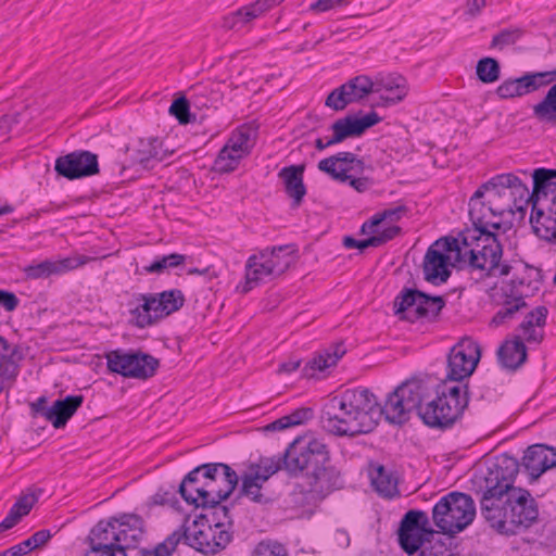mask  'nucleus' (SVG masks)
Here are the masks:
<instances>
[{
	"mask_svg": "<svg viewBox=\"0 0 556 556\" xmlns=\"http://www.w3.org/2000/svg\"><path fill=\"white\" fill-rule=\"evenodd\" d=\"M118 534L115 527V517L100 520L90 531V546L115 551L123 547L118 545Z\"/></svg>",
	"mask_w": 556,
	"mask_h": 556,
	"instance_id": "nucleus-33",
	"label": "nucleus"
},
{
	"mask_svg": "<svg viewBox=\"0 0 556 556\" xmlns=\"http://www.w3.org/2000/svg\"><path fill=\"white\" fill-rule=\"evenodd\" d=\"M23 351L17 345H11L2 338V381L14 380L20 371Z\"/></svg>",
	"mask_w": 556,
	"mask_h": 556,
	"instance_id": "nucleus-40",
	"label": "nucleus"
},
{
	"mask_svg": "<svg viewBox=\"0 0 556 556\" xmlns=\"http://www.w3.org/2000/svg\"><path fill=\"white\" fill-rule=\"evenodd\" d=\"M346 353L343 342L332 344L330 348L315 355L304 366L302 372L306 378H315L327 368L336 366L338 361Z\"/></svg>",
	"mask_w": 556,
	"mask_h": 556,
	"instance_id": "nucleus-30",
	"label": "nucleus"
},
{
	"mask_svg": "<svg viewBox=\"0 0 556 556\" xmlns=\"http://www.w3.org/2000/svg\"><path fill=\"white\" fill-rule=\"evenodd\" d=\"M525 281L513 279L509 285V293L504 290V300L500 309L491 319V325L498 327L516 318V315L528 307L525 301V292L521 290Z\"/></svg>",
	"mask_w": 556,
	"mask_h": 556,
	"instance_id": "nucleus-20",
	"label": "nucleus"
},
{
	"mask_svg": "<svg viewBox=\"0 0 556 556\" xmlns=\"http://www.w3.org/2000/svg\"><path fill=\"white\" fill-rule=\"evenodd\" d=\"M381 119L382 118L374 111L362 118H357L353 115L339 118L330 126L332 130L331 141L338 144L348 138L359 137L368 128L377 125Z\"/></svg>",
	"mask_w": 556,
	"mask_h": 556,
	"instance_id": "nucleus-19",
	"label": "nucleus"
},
{
	"mask_svg": "<svg viewBox=\"0 0 556 556\" xmlns=\"http://www.w3.org/2000/svg\"><path fill=\"white\" fill-rule=\"evenodd\" d=\"M417 294H421V291L417 289H404L394 299L395 314L399 315L401 319L408 320V316L418 308L421 299H419Z\"/></svg>",
	"mask_w": 556,
	"mask_h": 556,
	"instance_id": "nucleus-44",
	"label": "nucleus"
},
{
	"mask_svg": "<svg viewBox=\"0 0 556 556\" xmlns=\"http://www.w3.org/2000/svg\"><path fill=\"white\" fill-rule=\"evenodd\" d=\"M521 35L522 31L518 28L503 29L498 34L493 36L491 47L503 49L504 47L516 43V41L521 37Z\"/></svg>",
	"mask_w": 556,
	"mask_h": 556,
	"instance_id": "nucleus-55",
	"label": "nucleus"
},
{
	"mask_svg": "<svg viewBox=\"0 0 556 556\" xmlns=\"http://www.w3.org/2000/svg\"><path fill=\"white\" fill-rule=\"evenodd\" d=\"M522 466L532 479L556 467V448L546 444L529 446L522 457Z\"/></svg>",
	"mask_w": 556,
	"mask_h": 556,
	"instance_id": "nucleus-22",
	"label": "nucleus"
},
{
	"mask_svg": "<svg viewBox=\"0 0 556 556\" xmlns=\"http://www.w3.org/2000/svg\"><path fill=\"white\" fill-rule=\"evenodd\" d=\"M427 387L420 380H406L389 394L381 406L367 388L348 389L331 397L323 407V427L334 435L355 437L371 432L382 416L392 425H403L417 410Z\"/></svg>",
	"mask_w": 556,
	"mask_h": 556,
	"instance_id": "nucleus-1",
	"label": "nucleus"
},
{
	"mask_svg": "<svg viewBox=\"0 0 556 556\" xmlns=\"http://www.w3.org/2000/svg\"><path fill=\"white\" fill-rule=\"evenodd\" d=\"M137 305L129 309L132 323L143 329L179 311L185 302V295L179 289H170L154 293H137L134 295Z\"/></svg>",
	"mask_w": 556,
	"mask_h": 556,
	"instance_id": "nucleus-5",
	"label": "nucleus"
},
{
	"mask_svg": "<svg viewBox=\"0 0 556 556\" xmlns=\"http://www.w3.org/2000/svg\"><path fill=\"white\" fill-rule=\"evenodd\" d=\"M478 189L484 193L490 191V197L492 198H501L503 195L514 198L518 205H525L526 199L530 197L527 186L516 175L510 173L496 175ZM507 210L513 213L516 210L515 202H513V205L508 204Z\"/></svg>",
	"mask_w": 556,
	"mask_h": 556,
	"instance_id": "nucleus-16",
	"label": "nucleus"
},
{
	"mask_svg": "<svg viewBox=\"0 0 556 556\" xmlns=\"http://www.w3.org/2000/svg\"><path fill=\"white\" fill-rule=\"evenodd\" d=\"M556 169L538 168L533 173V191L530 197L541 195V192H556Z\"/></svg>",
	"mask_w": 556,
	"mask_h": 556,
	"instance_id": "nucleus-45",
	"label": "nucleus"
},
{
	"mask_svg": "<svg viewBox=\"0 0 556 556\" xmlns=\"http://www.w3.org/2000/svg\"><path fill=\"white\" fill-rule=\"evenodd\" d=\"M280 469H283V456L277 458H261L257 463H251L248 470L244 472L250 476L257 475L261 482H266Z\"/></svg>",
	"mask_w": 556,
	"mask_h": 556,
	"instance_id": "nucleus-43",
	"label": "nucleus"
},
{
	"mask_svg": "<svg viewBox=\"0 0 556 556\" xmlns=\"http://www.w3.org/2000/svg\"><path fill=\"white\" fill-rule=\"evenodd\" d=\"M371 484L375 490L384 497H393L399 494L397 478L392 470L382 465H378L370 472Z\"/></svg>",
	"mask_w": 556,
	"mask_h": 556,
	"instance_id": "nucleus-39",
	"label": "nucleus"
},
{
	"mask_svg": "<svg viewBox=\"0 0 556 556\" xmlns=\"http://www.w3.org/2000/svg\"><path fill=\"white\" fill-rule=\"evenodd\" d=\"M304 170L305 166L301 164L285 166L278 173V177L283 182L286 193L292 200L293 207H299L306 194Z\"/></svg>",
	"mask_w": 556,
	"mask_h": 556,
	"instance_id": "nucleus-28",
	"label": "nucleus"
},
{
	"mask_svg": "<svg viewBox=\"0 0 556 556\" xmlns=\"http://www.w3.org/2000/svg\"><path fill=\"white\" fill-rule=\"evenodd\" d=\"M375 83V90L376 93L380 94V101L384 105H393L402 100L407 96L408 93V87L406 79L401 76H393L390 75L384 78H380Z\"/></svg>",
	"mask_w": 556,
	"mask_h": 556,
	"instance_id": "nucleus-31",
	"label": "nucleus"
},
{
	"mask_svg": "<svg viewBox=\"0 0 556 556\" xmlns=\"http://www.w3.org/2000/svg\"><path fill=\"white\" fill-rule=\"evenodd\" d=\"M166 156L163 141L157 137L141 138L131 151L130 157L134 165L144 169L153 168Z\"/></svg>",
	"mask_w": 556,
	"mask_h": 556,
	"instance_id": "nucleus-25",
	"label": "nucleus"
},
{
	"mask_svg": "<svg viewBox=\"0 0 556 556\" xmlns=\"http://www.w3.org/2000/svg\"><path fill=\"white\" fill-rule=\"evenodd\" d=\"M189 527L187 545L204 554H214V546L216 544L212 543L214 539L212 525L197 517Z\"/></svg>",
	"mask_w": 556,
	"mask_h": 556,
	"instance_id": "nucleus-34",
	"label": "nucleus"
},
{
	"mask_svg": "<svg viewBox=\"0 0 556 556\" xmlns=\"http://www.w3.org/2000/svg\"><path fill=\"white\" fill-rule=\"evenodd\" d=\"M519 462L516 457L502 454L488 468L484 477V490L481 496L501 495L505 491L518 489L514 485L519 472Z\"/></svg>",
	"mask_w": 556,
	"mask_h": 556,
	"instance_id": "nucleus-12",
	"label": "nucleus"
},
{
	"mask_svg": "<svg viewBox=\"0 0 556 556\" xmlns=\"http://www.w3.org/2000/svg\"><path fill=\"white\" fill-rule=\"evenodd\" d=\"M217 464L220 467L216 468L212 477L203 480L197 507L205 508L207 505L222 503L232 494L239 483L238 473L229 465Z\"/></svg>",
	"mask_w": 556,
	"mask_h": 556,
	"instance_id": "nucleus-10",
	"label": "nucleus"
},
{
	"mask_svg": "<svg viewBox=\"0 0 556 556\" xmlns=\"http://www.w3.org/2000/svg\"><path fill=\"white\" fill-rule=\"evenodd\" d=\"M294 249L291 245H279L267 248L251 255L245 264L244 292L250 291L254 286L266 278H274L282 275L292 264Z\"/></svg>",
	"mask_w": 556,
	"mask_h": 556,
	"instance_id": "nucleus-7",
	"label": "nucleus"
},
{
	"mask_svg": "<svg viewBox=\"0 0 556 556\" xmlns=\"http://www.w3.org/2000/svg\"><path fill=\"white\" fill-rule=\"evenodd\" d=\"M37 498L34 494H26L21 496L15 504L11 507L9 514L2 519V531L9 530L16 526L24 516H27Z\"/></svg>",
	"mask_w": 556,
	"mask_h": 556,
	"instance_id": "nucleus-41",
	"label": "nucleus"
},
{
	"mask_svg": "<svg viewBox=\"0 0 556 556\" xmlns=\"http://www.w3.org/2000/svg\"><path fill=\"white\" fill-rule=\"evenodd\" d=\"M484 192L482 190L477 189L472 197L469 200V217L472 223L471 228H484L486 231H492L491 229H500L501 222H491L489 216L496 217L502 215L505 211H508L507 207H494L493 199L489 200V205L481 201Z\"/></svg>",
	"mask_w": 556,
	"mask_h": 556,
	"instance_id": "nucleus-21",
	"label": "nucleus"
},
{
	"mask_svg": "<svg viewBox=\"0 0 556 556\" xmlns=\"http://www.w3.org/2000/svg\"><path fill=\"white\" fill-rule=\"evenodd\" d=\"M476 504L469 494L453 491L442 496L432 508L433 523L445 534H456L475 519Z\"/></svg>",
	"mask_w": 556,
	"mask_h": 556,
	"instance_id": "nucleus-6",
	"label": "nucleus"
},
{
	"mask_svg": "<svg viewBox=\"0 0 556 556\" xmlns=\"http://www.w3.org/2000/svg\"><path fill=\"white\" fill-rule=\"evenodd\" d=\"M54 170L68 180L93 176L100 170L98 155L86 150L73 151L55 160Z\"/></svg>",
	"mask_w": 556,
	"mask_h": 556,
	"instance_id": "nucleus-14",
	"label": "nucleus"
},
{
	"mask_svg": "<svg viewBox=\"0 0 556 556\" xmlns=\"http://www.w3.org/2000/svg\"><path fill=\"white\" fill-rule=\"evenodd\" d=\"M481 357V349L471 338L460 339L447 355L446 381L460 382L470 377Z\"/></svg>",
	"mask_w": 556,
	"mask_h": 556,
	"instance_id": "nucleus-9",
	"label": "nucleus"
},
{
	"mask_svg": "<svg viewBox=\"0 0 556 556\" xmlns=\"http://www.w3.org/2000/svg\"><path fill=\"white\" fill-rule=\"evenodd\" d=\"M283 469L292 477L303 475L311 492L323 497L343 485L340 471L330 464L327 445L318 439L293 440L283 453Z\"/></svg>",
	"mask_w": 556,
	"mask_h": 556,
	"instance_id": "nucleus-2",
	"label": "nucleus"
},
{
	"mask_svg": "<svg viewBox=\"0 0 556 556\" xmlns=\"http://www.w3.org/2000/svg\"><path fill=\"white\" fill-rule=\"evenodd\" d=\"M108 370L125 378L147 380L160 366L157 358L141 351L112 350L105 353Z\"/></svg>",
	"mask_w": 556,
	"mask_h": 556,
	"instance_id": "nucleus-8",
	"label": "nucleus"
},
{
	"mask_svg": "<svg viewBox=\"0 0 556 556\" xmlns=\"http://www.w3.org/2000/svg\"><path fill=\"white\" fill-rule=\"evenodd\" d=\"M217 467H220L217 463L202 464L185 476L178 486V492L186 503L197 507L204 478L212 477Z\"/></svg>",
	"mask_w": 556,
	"mask_h": 556,
	"instance_id": "nucleus-23",
	"label": "nucleus"
},
{
	"mask_svg": "<svg viewBox=\"0 0 556 556\" xmlns=\"http://www.w3.org/2000/svg\"><path fill=\"white\" fill-rule=\"evenodd\" d=\"M242 159V156L232 151L230 152V150L224 146L214 161L213 169L222 174L233 172Z\"/></svg>",
	"mask_w": 556,
	"mask_h": 556,
	"instance_id": "nucleus-47",
	"label": "nucleus"
},
{
	"mask_svg": "<svg viewBox=\"0 0 556 556\" xmlns=\"http://www.w3.org/2000/svg\"><path fill=\"white\" fill-rule=\"evenodd\" d=\"M528 91L533 92L556 80V71L527 73L523 75Z\"/></svg>",
	"mask_w": 556,
	"mask_h": 556,
	"instance_id": "nucleus-53",
	"label": "nucleus"
},
{
	"mask_svg": "<svg viewBox=\"0 0 556 556\" xmlns=\"http://www.w3.org/2000/svg\"><path fill=\"white\" fill-rule=\"evenodd\" d=\"M463 242L464 265L468 266L478 260V254L489 248L492 238H497L494 231H486L484 228H466L460 232Z\"/></svg>",
	"mask_w": 556,
	"mask_h": 556,
	"instance_id": "nucleus-26",
	"label": "nucleus"
},
{
	"mask_svg": "<svg viewBox=\"0 0 556 556\" xmlns=\"http://www.w3.org/2000/svg\"><path fill=\"white\" fill-rule=\"evenodd\" d=\"M552 106H556V84L549 88L544 99L533 106V115H539Z\"/></svg>",
	"mask_w": 556,
	"mask_h": 556,
	"instance_id": "nucleus-61",
	"label": "nucleus"
},
{
	"mask_svg": "<svg viewBox=\"0 0 556 556\" xmlns=\"http://www.w3.org/2000/svg\"><path fill=\"white\" fill-rule=\"evenodd\" d=\"M212 530L214 532V539H213V544H216L214 547V554L223 548H225L229 542L231 541V533L226 529V527L224 528H216V527H212Z\"/></svg>",
	"mask_w": 556,
	"mask_h": 556,
	"instance_id": "nucleus-60",
	"label": "nucleus"
},
{
	"mask_svg": "<svg viewBox=\"0 0 556 556\" xmlns=\"http://www.w3.org/2000/svg\"><path fill=\"white\" fill-rule=\"evenodd\" d=\"M186 261V256L178 253H172L163 255L156 258L150 265L143 267L146 274H161L167 268H175L182 265Z\"/></svg>",
	"mask_w": 556,
	"mask_h": 556,
	"instance_id": "nucleus-49",
	"label": "nucleus"
},
{
	"mask_svg": "<svg viewBox=\"0 0 556 556\" xmlns=\"http://www.w3.org/2000/svg\"><path fill=\"white\" fill-rule=\"evenodd\" d=\"M375 83L367 75H357L338 88L326 98L325 105L333 111H343L349 104L364 100L374 93Z\"/></svg>",
	"mask_w": 556,
	"mask_h": 556,
	"instance_id": "nucleus-13",
	"label": "nucleus"
},
{
	"mask_svg": "<svg viewBox=\"0 0 556 556\" xmlns=\"http://www.w3.org/2000/svg\"><path fill=\"white\" fill-rule=\"evenodd\" d=\"M276 5V0H257L239 9L243 24L252 22Z\"/></svg>",
	"mask_w": 556,
	"mask_h": 556,
	"instance_id": "nucleus-50",
	"label": "nucleus"
},
{
	"mask_svg": "<svg viewBox=\"0 0 556 556\" xmlns=\"http://www.w3.org/2000/svg\"><path fill=\"white\" fill-rule=\"evenodd\" d=\"M239 480H241V485L239 489V496L247 497L251 502L255 504L266 505L271 503L273 498L263 491V484L265 482H261L257 478V475L250 476L243 472Z\"/></svg>",
	"mask_w": 556,
	"mask_h": 556,
	"instance_id": "nucleus-38",
	"label": "nucleus"
},
{
	"mask_svg": "<svg viewBox=\"0 0 556 556\" xmlns=\"http://www.w3.org/2000/svg\"><path fill=\"white\" fill-rule=\"evenodd\" d=\"M143 519L135 514H123L115 517V527L118 534V545L126 553L127 548L135 547L143 535Z\"/></svg>",
	"mask_w": 556,
	"mask_h": 556,
	"instance_id": "nucleus-27",
	"label": "nucleus"
},
{
	"mask_svg": "<svg viewBox=\"0 0 556 556\" xmlns=\"http://www.w3.org/2000/svg\"><path fill=\"white\" fill-rule=\"evenodd\" d=\"M256 137V129L249 125L238 127L228 138L225 147L244 157L250 154Z\"/></svg>",
	"mask_w": 556,
	"mask_h": 556,
	"instance_id": "nucleus-37",
	"label": "nucleus"
},
{
	"mask_svg": "<svg viewBox=\"0 0 556 556\" xmlns=\"http://www.w3.org/2000/svg\"><path fill=\"white\" fill-rule=\"evenodd\" d=\"M169 113L174 115L180 124H187L190 122L189 103L186 98L176 99L169 108Z\"/></svg>",
	"mask_w": 556,
	"mask_h": 556,
	"instance_id": "nucleus-58",
	"label": "nucleus"
},
{
	"mask_svg": "<svg viewBox=\"0 0 556 556\" xmlns=\"http://www.w3.org/2000/svg\"><path fill=\"white\" fill-rule=\"evenodd\" d=\"M84 402L83 395H67L63 400H56L52 406H47L46 396H40L30 404L34 416H41L51 422L56 429L66 425L67 420L76 413Z\"/></svg>",
	"mask_w": 556,
	"mask_h": 556,
	"instance_id": "nucleus-15",
	"label": "nucleus"
},
{
	"mask_svg": "<svg viewBox=\"0 0 556 556\" xmlns=\"http://www.w3.org/2000/svg\"><path fill=\"white\" fill-rule=\"evenodd\" d=\"M206 508L212 509L207 514L200 515L199 517L212 527L224 528L231 525L228 507L219 504L207 505Z\"/></svg>",
	"mask_w": 556,
	"mask_h": 556,
	"instance_id": "nucleus-51",
	"label": "nucleus"
},
{
	"mask_svg": "<svg viewBox=\"0 0 556 556\" xmlns=\"http://www.w3.org/2000/svg\"><path fill=\"white\" fill-rule=\"evenodd\" d=\"M189 518L185 519V522L173 531L164 541L168 545L170 549H176L177 545L184 541L187 544L188 533L190 531V527L188 526Z\"/></svg>",
	"mask_w": 556,
	"mask_h": 556,
	"instance_id": "nucleus-57",
	"label": "nucleus"
},
{
	"mask_svg": "<svg viewBox=\"0 0 556 556\" xmlns=\"http://www.w3.org/2000/svg\"><path fill=\"white\" fill-rule=\"evenodd\" d=\"M408 208L406 205H397L395 207L386 208L381 212L383 220L397 222L407 214Z\"/></svg>",
	"mask_w": 556,
	"mask_h": 556,
	"instance_id": "nucleus-64",
	"label": "nucleus"
},
{
	"mask_svg": "<svg viewBox=\"0 0 556 556\" xmlns=\"http://www.w3.org/2000/svg\"><path fill=\"white\" fill-rule=\"evenodd\" d=\"M317 167L333 180L346 182L351 178V174L362 175L364 173L365 163L356 154L344 151L320 160Z\"/></svg>",
	"mask_w": 556,
	"mask_h": 556,
	"instance_id": "nucleus-17",
	"label": "nucleus"
},
{
	"mask_svg": "<svg viewBox=\"0 0 556 556\" xmlns=\"http://www.w3.org/2000/svg\"><path fill=\"white\" fill-rule=\"evenodd\" d=\"M93 260V257L80 254H75L56 261L46 260L40 263L26 266L24 268V274L28 279H45L50 276L62 275Z\"/></svg>",
	"mask_w": 556,
	"mask_h": 556,
	"instance_id": "nucleus-18",
	"label": "nucleus"
},
{
	"mask_svg": "<svg viewBox=\"0 0 556 556\" xmlns=\"http://www.w3.org/2000/svg\"><path fill=\"white\" fill-rule=\"evenodd\" d=\"M434 534L428 515L421 510H408L397 531L400 546L407 555H415L428 536Z\"/></svg>",
	"mask_w": 556,
	"mask_h": 556,
	"instance_id": "nucleus-11",
	"label": "nucleus"
},
{
	"mask_svg": "<svg viewBox=\"0 0 556 556\" xmlns=\"http://www.w3.org/2000/svg\"><path fill=\"white\" fill-rule=\"evenodd\" d=\"M503 254L502 245L497 238H492L489 248L484 249L481 254H478V260L470 263L467 267L470 270H479L481 277H489L493 271L497 270L498 276H507L510 273V266L507 264H500Z\"/></svg>",
	"mask_w": 556,
	"mask_h": 556,
	"instance_id": "nucleus-24",
	"label": "nucleus"
},
{
	"mask_svg": "<svg viewBox=\"0 0 556 556\" xmlns=\"http://www.w3.org/2000/svg\"><path fill=\"white\" fill-rule=\"evenodd\" d=\"M497 359L505 369L515 371L527 361V348L520 337L504 341L497 350Z\"/></svg>",
	"mask_w": 556,
	"mask_h": 556,
	"instance_id": "nucleus-32",
	"label": "nucleus"
},
{
	"mask_svg": "<svg viewBox=\"0 0 556 556\" xmlns=\"http://www.w3.org/2000/svg\"><path fill=\"white\" fill-rule=\"evenodd\" d=\"M313 417V409L308 407H301L287 415L290 426H298L304 424Z\"/></svg>",
	"mask_w": 556,
	"mask_h": 556,
	"instance_id": "nucleus-63",
	"label": "nucleus"
},
{
	"mask_svg": "<svg viewBox=\"0 0 556 556\" xmlns=\"http://www.w3.org/2000/svg\"><path fill=\"white\" fill-rule=\"evenodd\" d=\"M401 232V227L399 226H390L383 229L381 232H378L371 236L374 241V247H380L390 240L394 239Z\"/></svg>",
	"mask_w": 556,
	"mask_h": 556,
	"instance_id": "nucleus-62",
	"label": "nucleus"
},
{
	"mask_svg": "<svg viewBox=\"0 0 556 556\" xmlns=\"http://www.w3.org/2000/svg\"><path fill=\"white\" fill-rule=\"evenodd\" d=\"M476 74L478 79L483 84H492L500 79L501 66L494 58H482L476 65Z\"/></svg>",
	"mask_w": 556,
	"mask_h": 556,
	"instance_id": "nucleus-46",
	"label": "nucleus"
},
{
	"mask_svg": "<svg viewBox=\"0 0 556 556\" xmlns=\"http://www.w3.org/2000/svg\"><path fill=\"white\" fill-rule=\"evenodd\" d=\"M51 538H52L51 531L48 529H42V530L35 532L33 535H30L25 541L33 552L36 548H40V547L45 546Z\"/></svg>",
	"mask_w": 556,
	"mask_h": 556,
	"instance_id": "nucleus-59",
	"label": "nucleus"
},
{
	"mask_svg": "<svg viewBox=\"0 0 556 556\" xmlns=\"http://www.w3.org/2000/svg\"><path fill=\"white\" fill-rule=\"evenodd\" d=\"M468 402L467 384L459 386L444 381L437 387L435 399L425 406L420 404L419 417L431 428L447 429L462 417Z\"/></svg>",
	"mask_w": 556,
	"mask_h": 556,
	"instance_id": "nucleus-4",
	"label": "nucleus"
},
{
	"mask_svg": "<svg viewBox=\"0 0 556 556\" xmlns=\"http://www.w3.org/2000/svg\"><path fill=\"white\" fill-rule=\"evenodd\" d=\"M448 260V255L439 249L429 247L422 264L425 279L433 285L445 282L451 276Z\"/></svg>",
	"mask_w": 556,
	"mask_h": 556,
	"instance_id": "nucleus-29",
	"label": "nucleus"
},
{
	"mask_svg": "<svg viewBox=\"0 0 556 556\" xmlns=\"http://www.w3.org/2000/svg\"><path fill=\"white\" fill-rule=\"evenodd\" d=\"M479 502L482 517L501 534H517L531 527L539 517L535 500L522 488L501 495L481 496Z\"/></svg>",
	"mask_w": 556,
	"mask_h": 556,
	"instance_id": "nucleus-3",
	"label": "nucleus"
},
{
	"mask_svg": "<svg viewBox=\"0 0 556 556\" xmlns=\"http://www.w3.org/2000/svg\"><path fill=\"white\" fill-rule=\"evenodd\" d=\"M548 309L544 305L536 306L526 314L519 328L523 331L526 341L541 343L544 339L543 327L546 324Z\"/></svg>",
	"mask_w": 556,
	"mask_h": 556,
	"instance_id": "nucleus-35",
	"label": "nucleus"
},
{
	"mask_svg": "<svg viewBox=\"0 0 556 556\" xmlns=\"http://www.w3.org/2000/svg\"><path fill=\"white\" fill-rule=\"evenodd\" d=\"M431 247L439 249V251L443 252L444 254L448 252H455L456 254V261L458 263L464 264V257H463V242L460 235L458 238H452V237H445L442 239L437 240Z\"/></svg>",
	"mask_w": 556,
	"mask_h": 556,
	"instance_id": "nucleus-54",
	"label": "nucleus"
},
{
	"mask_svg": "<svg viewBox=\"0 0 556 556\" xmlns=\"http://www.w3.org/2000/svg\"><path fill=\"white\" fill-rule=\"evenodd\" d=\"M530 223L535 235L547 241L556 240V218L547 213L538 215V210L531 208Z\"/></svg>",
	"mask_w": 556,
	"mask_h": 556,
	"instance_id": "nucleus-42",
	"label": "nucleus"
},
{
	"mask_svg": "<svg viewBox=\"0 0 556 556\" xmlns=\"http://www.w3.org/2000/svg\"><path fill=\"white\" fill-rule=\"evenodd\" d=\"M421 301H419V306L414 311L413 314L408 316V321L414 323L419 319H424L427 321H434L437 317L445 306V301L442 296H431L425 292L421 294H417Z\"/></svg>",
	"mask_w": 556,
	"mask_h": 556,
	"instance_id": "nucleus-36",
	"label": "nucleus"
},
{
	"mask_svg": "<svg viewBox=\"0 0 556 556\" xmlns=\"http://www.w3.org/2000/svg\"><path fill=\"white\" fill-rule=\"evenodd\" d=\"M450 545L442 539H435L428 536L422 543V547L419 548L418 556H452Z\"/></svg>",
	"mask_w": 556,
	"mask_h": 556,
	"instance_id": "nucleus-52",
	"label": "nucleus"
},
{
	"mask_svg": "<svg viewBox=\"0 0 556 556\" xmlns=\"http://www.w3.org/2000/svg\"><path fill=\"white\" fill-rule=\"evenodd\" d=\"M525 83L523 76L515 79H506L496 88V94L501 99H511L528 94L529 91Z\"/></svg>",
	"mask_w": 556,
	"mask_h": 556,
	"instance_id": "nucleus-48",
	"label": "nucleus"
},
{
	"mask_svg": "<svg viewBox=\"0 0 556 556\" xmlns=\"http://www.w3.org/2000/svg\"><path fill=\"white\" fill-rule=\"evenodd\" d=\"M253 556H288V554L282 544L271 541H262L256 545Z\"/></svg>",
	"mask_w": 556,
	"mask_h": 556,
	"instance_id": "nucleus-56",
	"label": "nucleus"
}]
</instances>
